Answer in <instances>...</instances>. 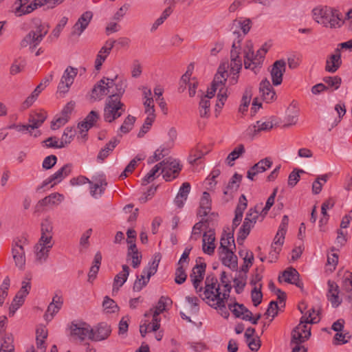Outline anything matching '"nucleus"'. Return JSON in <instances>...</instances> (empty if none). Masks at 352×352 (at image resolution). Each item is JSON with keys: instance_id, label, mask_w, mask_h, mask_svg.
<instances>
[{"instance_id": "nucleus-1", "label": "nucleus", "mask_w": 352, "mask_h": 352, "mask_svg": "<svg viewBox=\"0 0 352 352\" xmlns=\"http://www.w3.org/2000/svg\"><path fill=\"white\" fill-rule=\"evenodd\" d=\"M202 299L211 307L219 309L221 315L224 318H228L230 314L226 307L228 300L220 299L219 284L217 279L213 275H208L205 280V289L203 293Z\"/></svg>"}, {"instance_id": "nucleus-2", "label": "nucleus", "mask_w": 352, "mask_h": 352, "mask_svg": "<svg viewBox=\"0 0 352 352\" xmlns=\"http://www.w3.org/2000/svg\"><path fill=\"white\" fill-rule=\"evenodd\" d=\"M314 20L325 28H339L344 21L341 13L328 7L316 8L312 10Z\"/></svg>"}, {"instance_id": "nucleus-3", "label": "nucleus", "mask_w": 352, "mask_h": 352, "mask_svg": "<svg viewBox=\"0 0 352 352\" xmlns=\"http://www.w3.org/2000/svg\"><path fill=\"white\" fill-rule=\"evenodd\" d=\"M263 204H256L254 208H250L245 216L242 226L240 228L237 241H243L249 235L251 229L254 226L257 221L261 220V206Z\"/></svg>"}, {"instance_id": "nucleus-4", "label": "nucleus", "mask_w": 352, "mask_h": 352, "mask_svg": "<svg viewBox=\"0 0 352 352\" xmlns=\"http://www.w3.org/2000/svg\"><path fill=\"white\" fill-rule=\"evenodd\" d=\"M126 111L124 104L116 98H107L104 107L103 118L105 122L111 123L120 118Z\"/></svg>"}, {"instance_id": "nucleus-5", "label": "nucleus", "mask_w": 352, "mask_h": 352, "mask_svg": "<svg viewBox=\"0 0 352 352\" xmlns=\"http://www.w3.org/2000/svg\"><path fill=\"white\" fill-rule=\"evenodd\" d=\"M75 136V129L73 127H66L63 131L60 142L56 137H50L43 142L47 148H64L69 144Z\"/></svg>"}, {"instance_id": "nucleus-6", "label": "nucleus", "mask_w": 352, "mask_h": 352, "mask_svg": "<svg viewBox=\"0 0 352 352\" xmlns=\"http://www.w3.org/2000/svg\"><path fill=\"white\" fill-rule=\"evenodd\" d=\"M70 333L72 336L80 342H83L86 339L90 340V337H92V328L86 322L74 321L70 325Z\"/></svg>"}, {"instance_id": "nucleus-7", "label": "nucleus", "mask_w": 352, "mask_h": 352, "mask_svg": "<svg viewBox=\"0 0 352 352\" xmlns=\"http://www.w3.org/2000/svg\"><path fill=\"white\" fill-rule=\"evenodd\" d=\"M28 243L26 239H18L14 241L12 248V257L16 267L19 270H23L25 265V250L23 246Z\"/></svg>"}, {"instance_id": "nucleus-8", "label": "nucleus", "mask_w": 352, "mask_h": 352, "mask_svg": "<svg viewBox=\"0 0 352 352\" xmlns=\"http://www.w3.org/2000/svg\"><path fill=\"white\" fill-rule=\"evenodd\" d=\"M206 264L204 263H201L200 264H197L192 269V273L190 275L191 278L193 287L195 289V291L197 294H199V296L201 298L204 297L203 294L201 292H204L205 287H202L200 286V284L202 283L206 272Z\"/></svg>"}, {"instance_id": "nucleus-9", "label": "nucleus", "mask_w": 352, "mask_h": 352, "mask_svg": "<svg viewBox=\"0 0 352 352\" xmlns=\"http://www.w3.org/2000/svg\"><path fill=\"white\" fill-rule=\"evenodd\" d=\"M164 160L166 161V163L163 165L161 173L163 174L164 179L170 182L177 177L182 166L175 160L166 159Z\"/></svg>"}, {"instance_id": "nucleus-10", "label": "nucleus", "mask_w": 352, "mask_h": 352, "mask_svg": "<svg viewBox=\"0 0 352 352\" xmlns=\"http://www.w3.org/2000/svg\"><path fill=\"white\" fill-rule=\"evenodd\" d=\"M77 74L78 69L76 68L71 66L67 67L58 86V89L60 93L65 94L68 92Z\"/></svg>"}, {"instance_id": "nucleus-11", "label": "nucleus", "mask_w": 352, "mask_h": 352, "mask_svg": "<svg viewBox=\"0 0 352 352\" xmlns=\"http://www.w3.org/2000/svg\"><path fill=\"white\" fill-rule=\"evenodd\" d=\"M258 90L261 98L267 103L272 102L276 99V92L267 78H265L261 81Z\"/></svg>"}, {"instance_id": "nucleus-12", "label": "nucleus", "mask_w": 352, "mask_h": 352, "mask_svg": "<svg viewBox=\"0 0 352 352\" xmlns=\"http://www.w3.org/2000/svg\"><path fill=\"white\" fill-rule=\"evenodd\" d=\"M72 168V165L71 164H65L62 168L58 169L50 177L44 180L41 186L38 188L37 190H38L39 189L43 188L52 182H54V184L61 182L65 177L70 174Z\"/></svg>"}, {"instance_id": "nucleus-13", "label": "nucleus", "mask_w": 352, "mask_h": 352, "mask_svg": "<svg viewBox=\"0 0 352 352\" xmlns=\"http://www.w3.org/2000/svg\"><path fill=\"white\" fill-rule=\"evenodd\" d=\"M93 17L91 11L85 12L78 19L72 28L71 34L79 36L87 28Z\"/></svg>"}, {"instance_id": "nucleus-14", "label": "nucleus", "mask_w": 352, "mask_h": 352, "mask_svg": "<svg viewBox=\"0 0 352 352\" xmlns=\"http://www.w3.org/2000/svg\"><path fill=\"white\" fill-rule=\"evenodd\" d=\"M286 63L284 60H278L274 63L270 72L272 84L274 86L280 85L283 82V76L285 72Z\"/></svg>"}, {"instance_id": "nucleus-15", "label": "nucleus", "mask_w": 352, "mask_h": 352, "mask_svg": "<svg viewBox=\"0 0 352 352\" xmlns=\"http://www.w3.org/2000/svg\"><path fill=\"white\" fill-rule=\"evenodd\" d=\"M111 329L104 322L99 323L94 329L92 328V337L90 340L98 342L106 340L111 334Z\"/></svg>"}, {"instance_id": "nucleus-16", "label": "nucleus", "mask_w": 352, "mask_h": 352, "mask_svg": "<svg viewBox=\"0 0 352 352\" xmlns=\"http://www.w3.org/2000/svg\"><path fill=\"white\" fill-rule=\"evenodd\" d=\"M273 128V123L271 121L262 122L258 120L255 124L250 126L246 130L247 135L251 139L257 136L262 131H269Z\"/></svg>"}, {"instance_id": "nucleus-17", "label": "nucleus", "mask_w": 352, "mask_h": 352, "mask_svg": "<svg viewBox=\"0 0 352 352\" xmlns=\"http://www.w3.org/2000/svg\"><path fill=\"white\" fill-rule=\"evenodd\" d=\"M342 65L340 50L336 49L334 54L329 55L325 64V71L329 73H335Z\"/></svg>"}, {"instance_id": "nucleus-18", "label": "nucleus", "mask_w": 352, "mask_h": 352, "mask_svg": "<svg viewBox=\"0 0 352 352\" xmlns=\"http://www.w3.org/2000/svg\"><path fill=\"white\" fill-rule=\"evenodd\" d=\"M248 206V200L246 197L244 195H241L239 199L238 204L235 208V215L234 218L232 221V232L237 228V226L240 224L244 210L247 208Z\"/></svg>"}, {"instance_id": "nucleus-19", "label": "nucleus", "mask_w": 352, "mask_h": 352, "mask_svg": "<svg viewBox=\"0 0 352 352\" xmlns=\"http://www.w3.org/2000/svg\"><path fill=\"white\" fill-rule=\"evenodd\" d=\"M215 235L212 230H209L203 234V244L202 250L205 254L212 255L216 248L215 244Z\"/></svg>"}, {"instance_id": "nucleus-20", "label": "nucleus", "mask_w": 352, "mask_h": 352, "mask_svg": "<svg viewBox=\"0 0 352 352\" xmlns=\"http://www.w3.org/2000/svg\"><path fill=\"white\" fill-rule=\"evenodd\" d=\"M63 303V300L61 296L56 294L53 298L52 302L50 303L44 315V318L46 320H51L54 316L58 312L60 309Z\"/></svg>"}, {"instance_id": "nucleus-21", "label": "nucleus", "mask_w": 352, "mask_h": 352, "mask_svg": "<svg viewBox=\"0 0 352 352\" xmlns=\"http://www.w3.org/2000/svg\"><path fill=\"white\" fill-rule=\"evenodd\" d=\"M327 285V298L333 307H338L342 302V300L338 296L339 287L336 282L331 280H328Z\"/></svg>"}, {"instance_id": "nucleus-22", "label": "nucleus", "mask_w": 352, "mask_h": 352, "mask_svg": "<svg viewBox=\"0 0 352 352\" xmlns=\"http://www.w3.org/2000/svg\"><path fill=\"white\" fill-rule=\"evenodd\" d=\"M108 87L105 86V77L99 80L93 87L91 97L95 100H100L104 96L111 94V91L108 90Z\"/></svg>"}, {"instance_id": "nucleus-23", "label": "nucleus", "mask_w": 352, "mask_h": 352, "mask_svg": "<svg viewBox=\"0 0 352 352\" xmlns=\"http://www.w3.org/2000/svg\"><path fill=\"white\" fill-rule=\"evenodd\" d=\"M190 191V184L188 182L183 183L174 199V203L179 208H182L184 206Z\"/></svg>"}, {"instance_id": "nucleus-24", "label": "nucleus", "mask_w": 352, "mask_h": 352, "mask_svg": "<svg viewBox=\"0 0 352 352\" xmlns=\"http://www.w3.org/2000/svg\"><path fill=\"white\" fill-rule=\"evenodd\" d=\"M222 263L232 270L237 269V257L231 250H226L225 252L220 254Z\"/></svg>"}, {"instance_id": "nucleus-25", "label": "nucleus", "mask_w": 352, "mask_h": 352, "mask_svg": "<svg viewBox=\"0 0 352 352\" xmlns=\"http://www.w3.org/2000/svg\"><path fill=\"white\" fill-rule=\"evenodd\" d=\"M64 199V196L58 192H53L50 195L41 199L38 204L37 207L47 206H58Z\"/></svg>"}, {"instance_id": "nucleus-26", "label": "nucleus", "mask_w": 352, "mask_h": 352, "mask_svg": "<svg viewBox=\"0 0 352 352\" xmlns=\"http://www.w3.org/2000/svg\"><path fill=\"white\" fill-rule=\"evenodd\" d=\"M122 271L118 273L114 278L113 284V292H118L119 289L126 281L129 275L130 269L128 265H123L122 266Z\"/></svg>"}, {"instance_id": "nucleus-27", "label": "nucleus", "mask_w": 352, "mask_h": 352, "mask_svg": "<svg viewBox=\"0 0 352 352\" xmlns=\"http://www.w3.org/2000/svg\"><path fill=\"white\" fill-rule=\"evenodd\" d=\"M211 210V199L208 192H204L200 200L197 215L200 217L207 216Z\"/></svg>"}, {"instance_id": "nucleus-28", "label": "nucleus", "mask_w": 352, "mask_h": 352, "mask_svg": "<svg viewBox=\"0 0 352 352\" xmlns=\"http://www.w3.org/2000/svg\"><path fill=\"white\" fill-rule=\"evenodd\" d=\"M319 321V319L316 320V318H311L309 320V318H306L305 316H302L300 320V323L296 327V329L304 333L305 337L309 338L311 336V327L309 324L316 323Z\"/></svg>"}, {"instance_id": "nucleus-29", "label": "nucleus", "mask_w": 352, "mask_h": 352, "mask_svg": "<svg viewBox=\"0 0 352 352\" xmlns=\"http://www.w3.org/2000/svg\"><path fill=\"white\" fill-rule=\"evenodd\" d=\"M284 280L288 283L294 284L298 287H302V283L299 280V273L293 268L289 267L283 272Z\"/></svg>"}, {"instance_id": "nucleus-30", "label": "nucleus", "mask_w": 352, "mask_h": 352, "mask_svg": "<svg viewBox=\"0 0 352 352\" xmlns=\"http://www.w3.org/2000/svg\"><path fill=\"white\" fill-rule=\"evenodd\" d=\"M341 287L347 294L346 300L352 302V272L346 271L343 275Z\"/></svg>"}, {"instance_id": "nucleus-31", "label": "nucleus", "mask_w": 352, "mask_h": 352, "mask_svg": "<svg viewBox=\"0 0 352 352\" xmlns=\"http://www.w3.org/2000/svg\"><path fill=\"white\" fill-rule=\"evenodd\" d=\"M241 179V175H239L236 173H234L232 178L230 179V180L229 181L225 190H223V194L225 195H230V197H232V194L234 192L237 191L240 186Z\"/></svg>"}, {"instance_id": "nucleus-32", "label": "nucleus", "mask_w": 352, "mask_h": 352, "mask_svg": "<svg viewBox=\"0 0 352 352\" xmlns=\"http://www.w3.org/2000/svg\"><path fill=\"white\" fill-rule=\"evenodd\" d=\"M102 261V255L100 252L95 254L92 265L88 274V281L92 283L96 278Z\"/></svg>"}, {"instance_id": "nucleus-33", "label": "nucleus", "mask_w": 352, "mask_h": 352, "mask_svg": "<svg viewBox=\"0 0 352 352\" xmlns=\"http://www.w3.org/2000/svg\"><path fill=\"white\" fill-rule=\"evenodd\" d=\"M46 118L47 113L45 111L31 114L29 118V122H30L29 126L32 129H37L44 122Z\"/></svg>"}, {"instance_id": "nucleus-34", "label": "nucleus", "mask_w": 352, "mask_h": 352, "mask_svg": "<svg viewBox=\"0 0 352 352\" xmlns=\"http://www.w3.org/2000/svg\"><path fill=\"white\" fill-rule=\"evenodd\" d=\"M120 140H118L117 138H113L111 139L104 146V147L100 151L97 157L98 160H104L106 157H107L109 153L116 148Z\"/></svg>"}, {"instance_id": "nucleus-35", "label": "nucleus", "mask_w": 352, "mask_h": 352, "mask_svg": "<svg viewBox=\"0 0 352 352\" xmlns=\"http://www.w3.org/2000/svg\"><path fill=\"white\" fill-rule=\"evenodd\" d=\"M267 52V50L259 49L256 52V54H254V57L250 61L251 63V68L254 73H256V69L260 67L265 57V54Z\"/></svg>"}, {"instance_id": "nucleus-36", "label": "nucleus", "mask_w": 352, "mask_h": 352, "mask_svg": "<svg viewBox=\"0 0 352 352\" xmlns=\"http://www.w3.org/2000/svg\"><path fill=\"white\" fill-rule=\"evenodd\" d=\"M127 258L132 259V266L137 268L141 263L142 254L139 252L136 245H132L128 248Z\"/></svg>"}, {"instance_id": "nucleus-37", "label": "nucleus", "mask_w": 352, "mask_h": 352, "mask_svg": "<svg viewBox=\"0 0 352 352\" xmlns=\"http://www.w3.org/2000/svg\"><path fill=\"white\" fill-rule=\"evenodd\" d=\"M228 74L224 67L220 66L218 69V72L215 75L212 81V87H215L217 89L221 87H223L224 83L227 80Z\"/></svg>"}, {"instance_id": "nucleus-38", "label": "nucleus", "mask_w": 352, "mask_h": 352, "mask_svg": "<svg viewBox=\"0 0 352 352\" xmlns=\"http://www.w3.org/2000/svg\"><path fill=\"white\" fill-rule=\"evenodd\" d=\"M244 54V66L245 69L251 68L250 60L254 57L253 43L251 41H248L245 43L243 49Z\"/></svg>"}, {"instance_id": "nucleus-39", "label": "nucleus", "mask_w": 352, "mask_h": 352, "mask_svg": "<svg viewBox=\"0 0 352 352\" xmlns=\"http://www.w3.org/2000/svg\"><path fill=\"white\" fill-rule=\"evenodd\" d=\"M234 34L236 35V38L234 40L232 45L230 59L233 58L234 59L241 58L239 54L241 53V43L243 40V37H241V34H240L239 32H236V31L234 32Z\"/></svg>"}, {"instance_id": "nucleus-40", "label": "nucleus", "mask_w": 352, "mask_h": 352, "mask_svg": "<svg viewBox=\"0 0 352 352\" xmlns=\"http://www.w3.org/2000/svg\"><path fill=\"white\" fill-rule=\"evenodd\" d=\"M34 248L36 261L41 263L45 262L48 257V254L51 248H47V245H43L39 243H36Z\"/></svg>"}, {"instance_id": "nucleus-41", "label": "nucleus", "mask_w": 352, "mask_h": 352, "mask_svg": "<svg viewBox=\"0 0 352 352\" xmlns=\"http://www.w3.org/2000/svg\"><path fill=\"white\" fill-rule=\"evenodd\" d=\"M245 146L243 144H239L228 155L226 161L230 166L234 165L233 162L238 159L245 153Z\"/></svg>"}, {"instance_id": "nucleus-42", "label": "nucleus", "mask_w": 352, "mask_h": 352, "mask_svg": "<svg viewBox=\"0 0 352 352\" xmlns=\"http://www.w3.org/2000/svg\"><path fill=\"white\" fill-rule=\"evenodd\" d=\"M43 40L37 34H35L34 32L30 31L25 37L21 41V45L22 47H26L28 45L33 44V47H36Z\"/></svg>"}, {"instance_id": "nucleus-43", "label": "nucleus", "mask_w": 352, "mask_h": 352, "mask_svg": "<svg viewBox=\"0 0 352 352\" xmlns=\"http://www.w3.org/2000/svg\"><path fill=\"white\" fill-rule=\"evenodd\" d=\"M252 96V88L247 87L243 93L241 104L239 108V111L241 113H244L248 111V107L250 104Z\"/></svg>"}, {"instance_id": "nucleus-44", "label": "nucleus", "mask_w": 352, "mask_h": 352, "mask_svg": "<svg viewBox=\"0 0 352 352\" xmlns=\"http://www.w3.org/2000/svg\"><path fill=\"white\" fill-rule=\"evenodd\" d=\"M203 148V146L198 145L196 148L191 150L188 157L190 164H194L197 163V161L208 153L207 151H204L202 150Z\"/></svg>"}, {"instance_id": "nucleus-45", "label": "nucleus", "mask_w": 352, "mask_h": 352, "mask_svg": "<svg viewBox=\"0 0 352 352\" xmlns=\"http://www.w3.org/2000/svg\"><path fill=\"white\" fill-rule=\"evenodd\" d=\"M160 261V258H157L155 256L153 261L149 263L148 266L143 270L142 274H144L148 280H150V278L157 272Z\"/></svg>"}, {"instance_id": "nucleus-46", "label": "nucleus", "mask_w": 352, "mask_h": 352, "mask_svg": "<svg viewBox=\"0 0 352 352\" xmlns=\"http://www.w3.org/2000/svg\"><path fill=\"white\" fill-rule=\"evenodd\" d=\"M165 163H166V161L163 160L154 166L153 168L144 177L142 184L146 185L152 182L154 179L156 173H158L160 170H162V166L165 164Z\"/></svg>"}, {"instance_id": "nucleus-47", "label": "nucleus", "mask_w": 352, "mask_h": 352, "mask_svg": "<svg viewBox=\"0 0 352 352\" xmlns=\"http://www.w3.org/2000/svg\"><path fill=\"white\" fill-rule=\"evenodd\" d=\"M272 165V161L270 157H265L252 166V170H256V173H262L270 168Z\"/></svg>"}, {"instance_id": "nucleus-48", "label": "nucleus", "mask_w": 352, "mask_h": 352, "mask_svg": "<svg viewBox=\"0 0 352 352\" xmlns=\"http://www.w3.org/2000/svg\"><path fill=\"white\" fill-rule=\"evenodd\" d=\"M292 338L290 341V345H301L302 343L305 342L309 338L305 337L304 333L301 331H299L298 329H296L295 327L292 331Z\"/></svg>"}, {"instance_id": "nucleus-49", "label": "nucleus", "mask_w": 352, "mask_h": 352, "mask_svg": "<svg viewBox=\"0 0 352 352\" xmlns=\"http://www.w3.org/2000/svg\"><path fill=\"white\" fill-rule=\"evenodd\" d=\"M91 185L90 186V192L92 197L97 198L98 196H100L104 190V188L102 186H106L107 185V183L105 182V180H100L99 182H97L96 184H89Z\"/></svg>"}, {"instance_id": "nucleus-50", "label": "nucleus", "mask_w": 352, "mask_h": 352, "mask_svg": "<svg viewBox=\"0 0 352 352\" xmlns=\"http://www.w3.org/2000/svg\"><path fill=\"white\" fill-rule=\"evenodd\" d=\"M104 311L107 313H116L119 311V307L116 302L108 296H105L102 302Z\"/></svg>"}, {"instance_id": "nucleus-51", "label": "nucleus", "mask_w": 352, "mask_h": 352, "mask_svg": "<svg viewBox=\"0 0 352 352\" xmlns=\"http://www.w3.org/2000/svg\"><path fill=\"white\" fill-rule=\"evenodd\" d=\"M136 120L135 117L129 115L124 120L122 124L120 126L119 129V132L120 133H127L133 127L135 122Z\"/></svg>"}, {"instance_id": "nucleus-52", "label": "nucleus", "mask_w": 352, "mask_h": 352, "mask_svg": "<svg viewBox=\"0 0 352 352\" xmlns=\"http://www.w3.org/2000/svg\"><path fill=\"white\" fill-rule=\"evenodd\" d=\"M199 112L201 118H208L210 116V102L208 99L201 98L199 105Z\"/></svg>"}, {"instance_id": "nucleus-53", "label": "nucleus", "mask_w": 352, "mask_h": 352, "mask_svg": "<svg viewBox=\"0 0 352 352\" xmlns=\"http://www.w3.org/2000/svg\"><path fill=\"white\" fill-rule=\"evenodd\" d=\"M155 119V114H148L144 120V122L140 129L138 137L142 138L150 129L153 122Z\"/></svg>"}, {"instance_id": "nucleus-54", "label": "nucleus", "mask_w": 352, "mask_h": 352, "mask_svg": "<svg viewBox=\"0 0 352 352\" xmlns=\"http://www.w3.org/2000/svg\"><path fill=\"white\" fill-rule=\"evenodd\" d=\"M277 191H278L277 188H274L273 190V192L268 197V199L266 201V204H265V206L264 208L261 207V220H263L265 217L268 213V211L270 210L271 207L274 205Z\"/></svg>"}, {"instance_id": "nucleus-55", "label": "nucleus", "mask_w": 352, "mask_h": 352, "mask_svg": "<svg viewBox=\"0 0 352 352\" xmlns=\"http://www.w3.org/2000/svg\"><path fill=\"white\" fill-rule=\"evenodd\" d=\"M126 85L124 81L118 82L116 85L115 89L116 91H111V95L109 96V98H113L114 96L117 98V100H121L122 96L125 92Z\"/></svg>"}, {"instance_id": "nucleus-56", "label": "nucleus", "mask_w": 352, "mask_h": 352, "mask_svg": "<svg viewBox=\"0 0 352 352\" xmlns=\"http://www.w3.org/2000/svg\"><path fill=\"white\" fill-rule=\"evenodd\" d=\"M262 284H259L258 287H254L251 292V298L253 305L257 307L262 302L263 294L261 292Z\"/></svg>"}, {"instance_id": "nucleus-57", "label": "nucleus", "mask_w": 352, "mask_h": 352, "mask_svg": "<svg viewBox=\"0 0 352 352\" xmlns=\"http://www.w3.org/2000/svg\"><path fill=\"white\" fill-rule=\"evenodd\" d=\"M10 280L6 276L0 287V307L3 305L5 299L8 296V290L10 287Z\"/></svg>"}, {"instance_id": "nucleus-58", "label": "nucleus", "mask_w": 352, "mask_h": 352, "mask_svg": "<svg viewBox=\"0 0 352 352\" xmlns=\"http://www.w3.org/2000/svg\"><path fill=\"white\" fill-rule=\"evenodd\" d=\"M168 303H172L170 298L166 296H161L159 299L156 307H155L154 311L155 315H160L164 311L166 310V307Z\"/></svg>"}, {"instance_id": "nucleus-59", "label": "nucleus", "mask_w": 352, "mask_h": 352, "mask_svg": "<svg viewBox=\"0 0 352 352\" xmlns=\"http://www.w3.org/2000/svg\"><path fill=\"white\" fill-rule=\"evenodd\" d=\"M25 4L24 3H20L19 6L16 8L15 12L19 13V16L30 14L37 8L34 1L25 7L23 6Z\"/></svg>"}, {"instance_id": "nucleus-60", "label": "nucleus", "mask_w": 352, "mask_h": 352, "mask_svg": "<svg viewBox=\"0 0 352 352\" xmlns=\"http://www.w3.org/2000/svg\"><path fill=\"white\" fill-rule=\"evenodd\" d=\"M232 242L234 243V233H228L226 234V238L224 236H222L220 241V248L219 250V254L225 252L226 250H230L228 248V245H230V243Z\"/></svg>"}, {"instance_id": "nucleus-61", "label": "nucleus", "mask_w": 352, "mask_h": 352, "mask_svg": "<svg viewBox=\"0 0 352 352\" xmlns=\"http://www.w3.org/2000/svg\"><path fill=\"white\" fill-rule=\"evenodd\" d=\"M49 29L50 26L47 24L39 22L35 24L34 29L31 31L34 32L35 34H37L40 38H43L47 34Z\"/></svg>"}, {"instance_id": "nucleus-62", "label": "nucleus", "mask_w": 352, "mask_h": 352, "mask_svg": "<svg viewBox=\"0 0 352 352\" xmlns=\"http://www.w3.org/2000/svg\"><path fill=\"white\" fill-rule=\"evenodd\" d=\"M24 298L16 294L9 307V316H13L16 311L24 303Z\"/></svg>"}, {"instance_id": "nucleus-63", "label": "nucleus", "mask_w": 352, "mask_h": 352, "mask_svg": "<svg viewBox=\"0 0 352 352\" xmlns=\"http://www.w3.org/2000/svg\"><path fill=\"white\" fill-rule=\"evenodd\" d=\"M149 282V280H148L145 276L144 274H142L140 276H138L136 280H135L133 286V290L134 292H140L143 287H144Z\"/></svg>"}, {"instance_id": "nucleus-64", "label": "nucleus", "mask_w": 352, "mask_h": 352, "mask_svg": "<svg viewBox=\"0 0 352 352\" xmlns=\"http://www.w3.org/2000/svg\"><path fill=\"white\" fill-rule=\"evenodd\" d=\"M175 275V282L179 285L184 283L187 278V274L183 265H177Z\"/></svg>"}]
</instances>
